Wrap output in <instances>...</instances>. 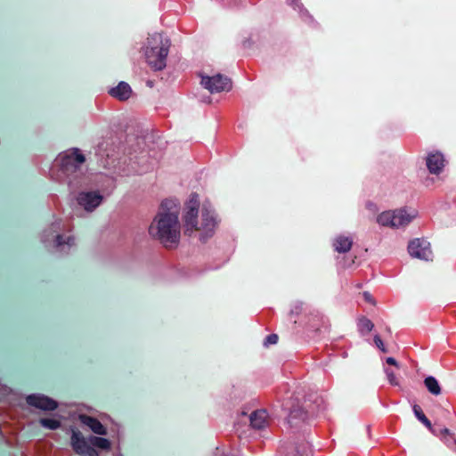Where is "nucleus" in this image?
I'll return each instance as SVG.
<instances>
[{
    "instance_id": "nucleus-1",
    "label": "nucleus",
    "mask_w": 456,
    "mask_h": 456,
    "mask_svg": "<svg viewBox=\"0 0 456 456\" xmlns=\"http://www.w3.org/2000/svg\"><path fill=\"white\" fill-rule=\"evenodd\" d=\"M179 208L172 201H164L149 227L150 235L166 248H172L180 240Z\"/></svg>"
},
{
    "instance_id": "nucleus-2",
    "label": "nucleus",
    "mask_w": 456,
    "mask_h": 456,
    "mask_svg": "<svg viewBox=\"0 0 456 456\" xmlns=\"http://www.w3.org/2000/svg\"><path fill=\"white\" fill-rule=\"evenodd\" d=\"M199 201L196 198L191 199L187 205V211L184 216L185 233H191L194 231L200 232V240H206L214 234L216 222L208 208H202L200 223L197 221Z\"/></svg>"
},
{
    "instance_id": "nucleus-3",
    "label": "nucleus",
    "mask_w": 456,
    "mask_h": 456,
    "mask_svg": "<svg viewBox=\"0 0 456 456\" xmlns=\"http://www.w3.org/2000/svg\"><path fill=\"white\" fill-rule=\"evenodd\" d=\"M170 40L160 33L149 36L142 47L148 65L154 70H162L167 66Z\"/></svg>"
},
{
    "instance_id": "nucleus-4",
    "label": "nucleus",
    "mask_w": 456,
    "mask_h": 456,
    "mask_svg": "<svg viewBox=\"0 0 456 456\" xmlns=\"http://www.w3.org/2000/svg\"><path fill=\"white\" fill-rule=\"evenodd\" d=\"M85 161L86 157L78 148L67 150L60 153L56 159V163L67 176L77 173Z\"/></svg>"
},
{
    "instance_id": "nucleus-5",
    "label": "nucleus",
    "mask_w": 456,
    "mask_h": 456,
    "mask_svg": "<svg viewBox=\"0 0 456 456\" xmlns=\"http://www.w3.org/2000/svg\"><path fill=\"white\" fill-rule=\"evenodd\" d=\"M417 216V212L408 213L404 208L382 212L377 222L383 226L399 228L409 224Z\"/></svg>"
},
{
    "instance_id": "nucleus-6",
    "label": "nucleus",
    "mask_w": 456,
    "mask_h": 456,
    "mask_svg": "<svg viewBox=\"0 0 456 456\" xmlns=\"http://www.w3.org/2000/svg\"><path fill=\"white\" fill-rule=\"evenodd\" d=\"M200 84L211 94L229 92L232 87V80L224 75L202 76Z\"/></svg>"
},
{
    "instance_id": "nucleus-7",
    "label": "nucleus",
    "mask_w": 456,
    "mask_h": 456,
    "mask_svg": "<svg viewBox=\"0 0 456 456\" xmlns=\"http://www.w3.org/2000/svg\"><path fill=\"white\" fill-rule=\"evenodd\" d=\"M70 443L73 450L78 454L85 456H99L97 451L90 445V442H87L79 431L72 430Z\"/></svg>"
},
{
    "instance_id": "nucleus-8",
    "label": "nucleus",
    "mask_w": 456,
    "mask_h": 456,
    "mask_svg": "<svg viewBox=\"0 0 456 456\" xmlns=\"http://www.w3.org/2000/svg\"><path fill=\"white\" fill-rule=\"evenodd\" d=\"M408 252L412 257L428 260L431 255L430 244L424 240H412L408 245Z\"/></svg>"
},
{
    "instance_id": "nucleus-9",
    "label": "nucleus",
    "mask_w": 456,
    "mask_h": 456,
    "mask_svg": "<svg viewBox=\"0 0 456 456\" xmlns=\"http://www.w3.org/2000/svg\"><path fill=\"white\" fill-rule=\"evenodd\" d=\"M28 404L42 411H53L58 407V403L44 395H30L26 399Z\"/></svg>"
},
{
    "instance_id": "nucleus-10",
    "label": "nucleus",
    "mask_w": 456,
    "mask_h": 456,
    "mask_svg": "<svg viewBox=\"0 0 456 456\" xmlns=\"http://www.w3.org/2000/svg\"><path fill=\"white\" fill-rule=\"evenodd\" d=\"M77 200L85 210L92 212L102 203V196L98 192H81Z\"/></svg>"
},
{
    "instance_id": "nucleus-11",
    "label": "nucleus",
    "mask_w": 456,
    "mask_h": 456,
    "mask_svg": "<svg viewBox=\"0 0 456 456\" xmlns=\"http://www.w3.org/2000/svg\"><path fill=\"white\" fill-rule=\"evenodd\" d=\"M426 164L431 174H440L444 167V159L443 154L438 151L429 153L427 157Z\"/></svg>"
},
{
    "instance_id": "nucleus-12",
    "label": "nucleus",
    "mask_w": 456,
    "mask_h": 456,
    "mask_svg": "<svg viewBox=\"0 0 456 456\" xmlns=\"http://www.w3.org/2000/svg\"><path fill=\"white\" fill-rule=\"evenodd\" d=\"M108 92L112 97L119 101H126L131 96L132 88L126 82L121 81L117 86L110 88Z\"/></svg>"
},
{
    "instance_id": "nucleus-13",
    "label": "nucleus",
    "mask_w": 456,
    "mask_h": 456,
    "mask_svg": "<svg viewBox=\"0 0 456 456\" xmlns=\"http://www.w3.org/2000/svg\"><path fill=\"white\" fill-rule=\"evenodd\" d=\"M78 419L84 425L87 426L94 433L101 436L107 434V429L104 426L95 418L87 416L86 414H80Z\"/></svg>"
},
{
    "instance_id": "nucleus-14",
    "label": "nucleus",
    "mask_w": 456,
    "mask_h": 456,
    "mask_svg": "<svg viewBox=\"0 0 456 456\" xmlns=\"http://www.w3.org/2000/svg\"><path fill=\"white\" fill-rule=\"evenodd\" d=\"M267 412L265 410H256L250 413L249 420L250 425L255 429L264 428L267 423Z\"/></svg>"
},
{
    "instance_id": "nucleus-15",
    "label": "nucleus",
    "mask_w": 456,
    "mask_h": 456,
    "mask_svg": "<svg viewBox=\"0 0 456 456\" xmlns=\"http://www.w3.org/2000/svg\"><path fill=\"white\" fill-rule=\"evenodd\" d=\"M353 246V239L349 236L339 235L333 242L335 250L338 253L348 252Z\"/></svg>"
},
{
    "instance_id": "nucleus-16",
    "label": "nucleus",
    "mask_w": 456,
    "mask_h": 456,
    "mask_svg": "<svg viewBox=\"0 0 456 456\" xmlns=\"http://www.w3.org/2000/svg\"><path fill=\"white\" fill-rule=\"evenodd\" d=\"M288 4L293 6L295 10H297L301 18L309 23H314V20L313 16L309 13V12L304 7L300 0H287Z\"/></svg>"
},
{
    "instance_id": "nucleus-17",
    "label": "nucleus",
    "mask_w": 456,
    "mask_h": 456,
    "mask_svg": "<svg viewBox=\"0 0 456 456\" xmlns=\"http://www.w3.org/2000/svg\"><path fill=\"white\" fill-rule=\"evenodd\" d=\"M424 384L427 389L434 395H439L441 394V387L436 378L429 376L424 379Z\"/></svg>"
},
{
    "instance_id": "nucleus-18",
    "label": "nucleus",
    "mask_w": 456,
    "mask_h": 456,
    "mask_svg": "<svg viewBox=\"0 0 456 456\" xmlns=\"http://www.w3.org/2000/svg\"><path fill=\"white\" fill-rule=\"evenodd\" d=\"M301 419V420H305L307 419V413L306 411H305L302 408L300 407H297V408H294L289 415V422L291 424V425H297L296 423V419Z\"/></svg>"
},
{
    "instance_id": "nucleus-19",
    "label": "nucleus",
    "mask_w": 456,
    "mask_h": 456,
    "mask_svg": "<svg viewBox=\"0 0 456 456\" xmlns=\"http://www.w3.org/2000/svg\"><path fill=\"white\" fill-rule=\"evenodd\" d=\"M89 442L91 444H93L95 447H98L100 449L103 450H110V442L103 437H98V436H91L89 438Z\"/></svg>"
},
{
    "instance_id": "nucleus-20",
    "label": "nucleus",
    "mask_w": 456,
    "mask_h": 456,
    "mask_svg": "<svg viewBox=\"0 0 456 456\" xmlns=\"http://www.w3.org/2000/svg\"><path fill=\"white\" fill-rule=\"evenodd\" d=\"M374 328L373 322L367 319V318H362L359 322V330L362 333H369Z\"/></svg>"
},
{
    "instance_id": "nucleus-21",
    "label": "nucleus",
    "mask_w": 456,
    "mask_h": 456,
    "mask_svg": "<svg viewBox=\"0 0 456 456\" xmlns=\"http://www.w3.org/2000/svg\"><path fill=\"white\" fill-rule=\"evenodd\" d=\"M40 424L48 429L55 430L61 427V422L53 419H41Z\"/></svg>"
},
{
    "instance_id": "nucleus-22",
    "label": "nucleus",
    "mask_w": 456,
    "mask_h": 456,
    "mask_svg": "<svg viewBox=\"0 0 456 456\" xmlns=\"http://www.w3.org/2000/svg\"><path fill=\"white\" fill-rule=\"evenodd\" d=\"M385 372H386V375L387 377L389 383L392 386H399L400 385L399 380L396 378L395 370L387 368V369H385Z\"/></svg>"
},
{
    "instance_id": "nucleus-23",
    "label": "nucleus",
    "mask_w": 456,
    "mask_h": 456,
    "mask_svg": "<svg viewBox=\"0 0 456 456\" xmlns=\"http://www.w3.org/2000/svg\"><path fill=\"white\" fill-rule=\"evenodd\" d=\"M55 244H56L57 248H60L62 249V247H63L64 244H67L69 246L73 245L74 244V239L72 237L69 236L67 238V240H63L62 236L58 235L56 237Z\"/></svg>"
},
{
    "instance_id": "nucleus-24",
    "label": "nucleus",
    "mask_w": 456,
    "mask_h": 456,
    "mask_svg": "<svg viewBox=\"0 0 456 456\" xmlns=\"http://www.w3.org/2000/svg\"><path fill=\"white\" fill-rule=\"evenodd\" d=\"M374 343L377 346V347L379 348L383 353L387 352L381 338L379 335L374 336Z\"/></svg>"
},
{
    "instance_id": "nucleus-25",
    "label": "nucleus",
    "mask_w": 456,
    "mask_h": 456,
    "mask_svg": "<svg viewBox=\"0 0 456 456\" xmlns=\"http://www.w3.org/2000/svg\"><path fill=\"white\" fill-rule=\"evenodd\" d=\"M277 341H278V336L276 334H271V335L266 337L265 341V346L274 345V344L277 343Z\"/></svg>"
},
{
    "instance_id": "nucleus-26",
    "label": "nucleus",
    "mask_w": 456,
    "mask_h": 456,
    "mask_svg": "<svg viewBox=\"0 0 456 456\" xmlns=\"http://www.w3.org/2000/svg\"><path fill=\"white\" fill-rule=\"evenodd\" d=\"M413 412L419 420L425 417V414L422 412L420 407L417 404L413 405Z\"/></svg>"
},
{
    "instance_id": "nucleus-27",
    "label": "nucleus",
    "mask_w": 456,
    "mask_h": 456,
    "mask_svg": "<svg viewBox=\"0 0 456 456\" xmlns=\"http://www.w3.org/2000/svg\"><path fill=\"white\" fill-rule=\"evenodd\" d=\"M421 423H423L432 433H435V430L433 428V426L429 419L425 416L421 419H419Z\"/></svg>"
},
{
    "instance_id": "nucleus-28",
    "label": "nucleus",
    "mask_w": 456,
    "mask_h": 456,
    "mask_svg": "<svg viewBox=\"0 0 456 456\" xmlns=\"http://www.w3.org/2000/svg\"><path fill=\"white\" fill-rule=\"evenodd\" d=\"M421 423H423L432 433H435V430L433 428V426L429 419L425 416L421 419H419Z\"/></svg>"
},
{
    "instance_id": "nucleus-29",
    "label": "nucleus",
    "mask_w": 456,
    "mask_h": 456,
    "mask_svg": "<svg viewBox=\"0 0 456 456\" xmlns=\"http://www.w3.org/2000/svg\"><path fill=\"white\" fill-rule=\"evenodd\" d=\"M421 423H423L432 433H435V430L433 428V426L429 419L425 416L421 419H419Z\"/></svg>"
},
{
    "instance_id": "nucleus-30",
    "label": "nucleus",
    "mask_w": 456,
    "mask_h": 456,
    "mask_svg": "<svg viewBox=\"0 0 456 456\" xmlns=\"http://www.w3.org/2000/svg\"><path fill=\"white\" fill-rule=\"evenodd\" d=\"M386 362L387 364L394 366L395 369H400V364L397 362V361L393 357H387L386 359Z\"/></svg>"
},
{
    "instance_id": "nucleus-31",
    "label": "nucleus",
    "mask_w": 456,
    "mask_h": 456,
    "mask_svg": "<svg viewBox=\"0 0 456 456\" xmlns=\"http://www.w3.org/2000/svg\"><path fill=\"white\" fill-rule=\"evenodd\" d=\"M363 297H364V299H365L366 301H368V302H370V303L374 304V301H373V299H372V297H371V295H370V293H368V292H364V293H363Z\"/></svg>"
},
{
    "instance_id": "nucleus-32",
    "label": "nucleus",
    "mask_w": 456,
    "mask_h": 456,
    "mask_svg": "<svg viewBox=\"0 0 456 456\" xmlns=\"http://www.w3.org/2000/svg\"><path fill=\"white\" fill-rule=\"evenodd\" d=\"M441 434H442V435L450 436V435H451V432H450V430H449L448 428H443V429L441 430Z\"/></svg>"
},
{
    "instance_id": "nucleus-33",
    "label": "nucleus",
    "mask_w": 456,
    "mask_h": 456,
    "mask_svg": "<svg viewBox=\"0 0 456 456\" xmlns=\"http://www.w3.org/2000/svg\"><path fill=\"white\" fill-rule=\"evenodd\" d=\"M455 444H456V440L454 441Z\"/></svg>"
}]
</instances>
